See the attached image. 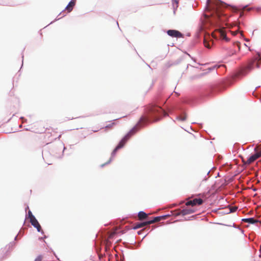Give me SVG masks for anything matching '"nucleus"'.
<instances>
[{
	"instance_id": "f257e3e1",
	"label": "nucleus",
	"mask_w": 261,
	"mask_h": 261,
	"mask_svg": "<svg viewBox=\"0 0 261 261\" xmlns=\"http://www.w3.org/2000/svg\"><path fill=\"white\" fill-rule=\"evenodd\" d=\"M162 115H166V113L161 107L154 104H149L146 107L144 115L140 121L142 122L151 120L157 121Z\"/></svg>"
},
{
	"instance_id": "f03ea898",
	"label": "nucleus",
	"mask_w": 261,
	"mask_h": 261,
	"mask_svg": "<svg viewBox=\"0 0 261 261\" xmlns=\"http://www.w3.org/2000/svg\"><path fill=\"white\" fill-rule=\"evenodd\" d=\"M222 5L221 3L219 2H215L213 4H210V9H212L216 13L217 17L220 18L221 15L222 14L221 9V6Z\"/></svg>"
},
{
	"instance_id": "7ed1b4c3",
	"label": "nucleus",
	"mask_w": 261,
	"mask_h": 261,
	"mask_svg": "<svg viewBox=\"0 0 261 261\" xmlns=\"http://www.w3.org/2000/svg\"><path fill=\"white\" fill-rule=\"evenodd\" d=\"M131 134L130 133H129L121 140L118 145L113 150L112 152V155H114L118 149L121 148L124 146V145H125L128 139L129 138Z\"/></svg>"
},
{
	"instance_id": "20e7f679",
	"label": "nucleus",
	"mask_w": 261,
	"mask_h": 261,
	"mask_svg": "<svg viewBox=\"0 0 261 261\" xmlns=\"http://www.w3.org/2000/svg\"><path fill=\"white\" fill-rule=\"evenodd\" d=\"M261 156V151L258 152H256L254 154L250 156L248 160L246 161L245 164L247 165L251 164L252 163L254 162L256 160L258 159Z\"/></svg>"
},
{
	"instance_id": "39448f33",
	"label": "nucleus",
	"mask_w": 261,
	"mask_h": 261,
	"mask_svg": "<svg viewBox=\"0 0 261 261\" xmlns=\"http://www.w3.org/2000/svg\"><path fill=\"white\" fill-rule=\"evenodd\" d=\"M203 203V200L201 198H195L193 200L187 201L186 205L187 206L192 205L194 206L196 205H200Z\"/></svg>"
},
{
	"instance_id": "423d86ee",
	"label": "nucleus",
	"mask_w": 261,
	"mask_h": 261,
	"mask_svg": "<svg viewBox=\"0 0 261 261\" xmlns=\"http://www.w3.org/2000/svg\"><path fill=\"white\" fill-rule=\"evenodd\" d=\"M167 34L172 37L180 38L182 37V34L180 32L174 30H168Z\"/></svg>"
},
{
	"instance_id": "0eeeda50",
	"label": "nucleus",
	"mask_w": 261,
	"mask_h": 261,
	"mask_svg": "<svg viewBox=\"0 0 261 261\" xmlns=\"http://www.w3.org/2000/svg\"><path fill=\"white\" fill-rule=\"evenodd\" d=\"M29 219L32 225L36 227L38 231H40L41 229V227L35 217L34 216Z\"/></svg>"
},
{
	"instance_id": "6e6552de",
	"label": "nucleus",
	"mask_w": 261,
	"mask_h": 261,
	"mask_svg": "<svg viewBox=\"0 0 261 261\" xmlns=\"http://www.w3.org/2000/svg\"><path fill=\"white\" fill-rule=\"evenodd\" d=\"M194 211L191 208H185L180 211V212L177 214L179 215L185 216L186 215L190 214L193 213Z\"/></svg>"
},
{
	"instance_id": "1a4fd4ad",
	"label": "nucleus",
	"mask_w": 261,
	"mask_h": 261,
	"mask_svg": "<svg viewBox=\"0 0 261 261\" xmlns=\"http://www.w3.org/2000/svg\"><path fill=\"white\" fill-rule=\"evenodd\" d=\"M165 218L166 216L156 217H154L153 220L147 221V223L148 224V225H150L155 222H159L162 220H164L165 219Z\"/></svg>"
},
{
	"instance_id": "9d476101",
	"label": "nucleus",
	"mask_w": 261,
	"mask_h": 261,
	"mask_svg": "<svg viewBox=\"0 0 261 261\" xmlns=\"http://www.w3.org/2000/svg\"><path fill=\"white\" fill-rule=\"evenodd\" d=\"M147 225H148V224L147 223V221L144 222H141V223H135L133 225V228L134 229H139V228L143 227Z\"/></svg>"
},
{
	"instance_id": "9b49d317",
	"label": "nucleus",
	"mask_w": 261,
	"mask_h": 261,
	"mask_svg": "<svg viewBox=\"0 0 261 261\" xmlns=\"http://www.w3.org/2000/svg\"><path fill=\"white\" fill-rule=\"evenodd\" d=\"M75 5V0H71L65 8V10H67L68 12H70L72 10Z\"/></svg>"
},
{
	"instance_id": "f8f14e48",
	"label": "nucleus",
	"mask_w": 261,
	"mask_h": 261,
	"mask_svg": "<svg viewBox=\"0 0 261 261\" xmlns=\"http://www.w3.org/2000/svg\"><path fill=\"white\" fill-rule=\"evenodd\" d=\"M245 222L248 223L250 224H255L258 222V221L253 218H246L243 220Z\"/></svg>"
},
{
	"instance_id": "ddd939ff",
	"label": "nucleus",
	"mask_w": 261,
	"mask_h": 261,
	"mask_svg": "<svg viewBox=\"0 0 261 261\" xmlns=\"http://www.w3.org/2000/svg\"><path fill=\"white\" fill-rule=\"evenodd\" d=\"M147 214L145 212L141 211L138 213V217L140 220L146 219L147 218Z\"/></svg>"
},
{
	"instance_id": "4468645a",
	"label": "nucleus",
	"mask_w": 261,
	"mask_h": 261,
	"mask_svg": "<svg viewBox=\"0 0 261 261\" xmlns=\"http://www.w3.org/2000/svg\"><path fill=\"white\" fill-rule=\"evenodd\" d=\"M259 63H261V58H259V59L258 60V62H256L255 61H253L252 63H251L250 65H249L247 67V68L246 69L247 70H250L252 67V66L254 65V64H256L257 67H259Z\"/></svg>"
},
{
	"instance_id": "2eb2a0df",
	"label": "nucleus",
	"mask_w": 261,
	"mask_h": 261,
	"mask_svg": "<svg viewBox=\"0 0 261 261\" xmlns=\"http://www.w3.org/2000/svg\"><path fill=\"white\" fill-rule=\"evenodd\" d=\"M219 33L220 34V37L223 39V40H226V41H228V38H227V36H226V34L225 32L224 31L222 30H219Z\"/></svg>"
},
{
	"instance_id": "dca6fc26",
	"label": "nucleus",
	"mask_w": 261,
	"mask_h": 261,
	"mask_svg": "<svg viewBox=\"0 0 261 261\" xmlns=\"http://www.w3.org/2000/svg\"><path fill=\"white\" fill-rule=\"evenodd\" d=\"M53 133H54V134L53 135V136L54 138L53 139H49L48 141L49 142L53 141L54 140L56 139L57 138H59L61 136V134H60L58 136L57 132L56 131L54 130Z\"/></svg>"
},
{
	"instance_id": "f3484780",
	"label": "nucleus",
	"mask_w": 261,
	"mask_h": 261,
	"mask_svg": "<svg viewBox=\"0 0 261 261\" xmlns=\"http://www.w3.org/2000/svg\"><path fill=\"white\" fill-rule=\"evenodd\" d=\"M177 119L180 121H184L187 119V116L185 114H184L177 117Z\"/></svg>"
},
{
	"instance_id": "a211bd4d",
	"label": "nucleus",
	"mask_w": 261,
	"mask_h": 261,
	"mask_svg": "<svg viewBox=\"0 0 261 261\" xmlns=\"http://www.w3.org/2000/svg\"><path fill=\"white\" fill-rule=\"evenodd\" d=\"M204 46L208 48H211V46L210 45V43L207 42L205 40H204Z\"/></svg>"
},
{
	"instance_id": "6ab92c4d",
	"label": "nucleus",
	"mask_w": 261,
	"mask_h": 261,
	"mask_svg": "<svg viewBox=\"0 0 261 261\" xmlns=\"http://www.w3.org/2000/svg\"><path fill=\"white\" fill-rule=\"evenodd\" d=\"M115 125V122H112L111 124L107 125L106 126V128H112V127H113L114 125Z\"/></svg>"
},
{
	"instance_id": "aec40b11",
	"label": "nucleus",
	"mask_w": 261,
	"mask_h": 261,
	"mask_svg": "<svg viewBox=\"0 0 261 261\" xmlns=\"http://www.w3.org/2000/svg\"><path fill=\"white\" fill-rule=\"evenodd\" d=\"M42 256L41 255H39L36 257L34 261H42Z\"/></svg>"
},
{
	"instance_id": "412c9836",
	"label": "nucleus",
	"mask_w": 261,
	"mask_h": 261,
	"mask_svg": "<svg viewBox=\"0 0 261 261\" xmlns=\"http://www.w3.org/2000/svg\"><path fill=\"white\" fill-rule=\"evenodd\" d=\"M33 217H34V216L32 214V213L31 212V211L30 210H29L28 211V218L30 219L31 218H32Z\"/></svg>"
},
{
	"instance_id": "4be33fe9",
	"label": "nucleus",
	"mask_w": 261,
	"mask_h": 261,
	"mask_svg": "<svg viewBox=\"0 0 261 261\" xmlns=\"http://www.w3.org/2000/svg\"><path fill=\"white\" fill-rule=\"evenodd\" d=\"M237 208L236 207H232L230 208V212H234L237 210Z\"/></svg>"
},
{
	"instance_id": "5701e85b",
	"label": "nucleus",
	"mask_w": 261,
	"mask_h": 261,
	"mask_svg": "<svg viewBox=\"0 0 261 261\" xmlns=\"http://www.w3.org/2000/svg\"><path fill=\"white\" fill-rule=\"evenodd\" d=\"M50 134H51L50 132H47L45 133V137L49 138L50 137Z\"/></svg>"
},
{
	"instance_id": "b1692460",
	"label": "nucleus",
	"mask_w": 261,
	"mask_h": 261,
	"mask_svg": "<svg viewBox=\"0 0 261 261\" xmlns=\"http://www.w3.org/2000/svg\"><path fill=\"white\" fill-rule=\"evenodd\" d=\"M236 44H237V46L238 47L239 49H240V45H241L240 43L238 42L236 43Z\"/></svg>"
},
{
	"instance_id": "393cba45",
	"label": "nucleus",
	"mask_w": 261,
	"mask_h": 261,
	"mask_svg": "<svg viewBox=\"0 0 261 261\" xmlns=\"http://www.w3.org/2000/svg\"><path fill=\"white\" fill-rule=\"evenodd\" d=\"M254 150L255 151H257L258 150V147H256L255 148H254Z\"/></svg>"
},
{
	"instance_id": "a878e982",
	"label": "nucleus",
	"mask_w": 261,
	"mask_h": 261,
	"mask_svg": "<svg viewBox=\"0 0 261 261\" xmlns=\"http://www.w3.org/2000/svg\"><path fill=\"white\" fill-rule=\"evenodd\" d=\"M141 231H138V233L139 234H141Z\"/></svg>"
},
{
	"instance_id": "bb28decb",
	"label": "nucleus",
	"mask_w": 261,
	"mask_h": 261,
	"mask_svg": "<svg viewBox=\"0 0 261 261\" xmlns=\"http://www.w3.org/2000/svg\"><path fill=\"white\" fill-rule=\"evenodd\" d=\"M241 35L243 36V33L241 32Z\"/></svg>"
},
{
	"instance_id": "cd10ccee",
	"label": "nucleus",
	"mask_w": 261,
	"mask_h": 261,
	"mask_svg": "<svg viewBox=\"0 0 261 261\" xmlns=\"http://www.w3.org/2000/svg\"><path fill=\"white\" fill-rule=\"evenodd\" d=\"M244 45L246 46H247V44H244Z\"/></svg>"
}]
</instances>
